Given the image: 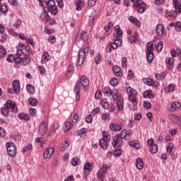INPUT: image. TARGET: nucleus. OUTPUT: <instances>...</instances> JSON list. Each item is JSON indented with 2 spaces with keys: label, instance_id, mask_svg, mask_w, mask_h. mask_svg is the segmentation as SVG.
<instances>
[{
  "label": "nucleus",
  "instance_id": "nucleus-16",
  "mask_svg": "<svg viewBox=\"0 0 181 181\" xmlns=\"http://www.w3.org/2000/svg\"><path fill=\"white\" fill-rule=\"evenodd\" d=\"M173 4L175 9V13H181V1L174 0Z\"/></svg>",
  "mask_w": 181,
  "mask_h": 181
},
{
  "label": "nucleus",
  "instance_id": "nucleus-33",
  "mask_svg": "<svg viewBox=\"0 0 181 181\" xmlns=\"http://www.w3.org/2000/svg\"><path fill=\"white\" fill-rule=\"evenodd\" d=\"M84 173L85 175H90V170L91 169V164L90 163H86L84 165Z\"/></svg>",
  "mask_w": 181,
  "mask_h": 181
},
{
  "label": "nucleus",
  "instance_id": "nucleus-38",
  "mask_svg": "<svg viewBox=\"0 0 181 181\" xmlns=\"http://www.w3.org/2000/svg\"><path fill=\"white\" fill-rule=\"evenodd\" d=\"M129 146H132V148H135V149H139V148H141V145L135 141H129Z\"/></svg>",
  "mask_w": 181,
  "mask_h": 181
},
{
  "label": "nucleus",
  "instance_id": "nucleus-31",
  "mask_svg": "<svg viewBox=\"0 0 181 181\" xmlns=\"http://www.w3.org/2000/svg\"><path fill=\"white\" fill-rule=\"evenodd\" d=\"M1 112L6 118L9 117V109H8V107H6L5 106L2 107L1 109Z\"/></svg>",
  "mask_w": 181,
  "mask_h": 181
},
{
  "label": "nucleus",
  "instance_id": "nucleus-11",
  "mask_svg": "<svg viewBox=\"0 0 181 181\" xmlns=\"http://www.w3.org/2000/svg\"><path fill=\"white\" fill-rule=\"evenodd\" d=\"M39 132L40 134L43 136L47 132V125L45 122H42L39 125Z\"/></svg>",
  "mask_w": 181,
  "mask_h": 181
},
{
  "label": "nucleus",
  "instance_id": "nucleus-13",
  "mask_svg": "<svg viewBox=\"0 0 181 181\" xmlns=\"http://www.w3.org/2000/svg\"><path fill=\"white\" fill-rule=\"evenodd\" d=\"M166 64L168 70H173L175 67V59L173 57L166 59Z\"/></svg>",
  "mask_w": 181,
  "mask_h": 181
},
{
  "label": "nucleus",
  "instance_id": "nucleus-23",
  "mask_svg": "<svg viewBox=\"0 0 181 181\" xmlns=\"http://www.w3.org/2000/svg\"><path fill=\"white\" fill-rule=\"evenodd\" d=\"M136 166L139 170H142V169H144V161H142V158H139L136 159Z\"/></svg>",
  "mask_w": 181,
  "mask_h": 181
},
{
  "label": "nucleus",
  "instance_id": "nucleus-26",
  "mask_svg": "<svg viewBox=\"0 0 181 181\" xmlns=\"http://www.w3.org/2000/svg\"><path fill=\"white\" fill-rule=\"evenodd\" d=\"M129 21L130 22H132V23H134V25H136L139 28V26H141V22H139V21L138 19H136V18H135L134 16H129Z\"/></svg>",
  "mask_w": 181,
  "mask_h": 181
},
{
  "label": "nucleus",
  "instance_id": "nucleus-32",
  "mask_svg": "<svg viewBox=\"0 0 181 181\" xmlns=\"http://www.w3.org/2000/svg\"><path fill=\"white\" fill-rule=\"evenodd\" d=\"M146 59L148 63L153 62V52H146Z\"/></svg>",
  "mask_w": 181,
  "mask_h": 181
},
{
  "label": "nucleus",
  "instance_id": "nucleus-54",
  "mask_svg": "<svg viewBox=\"0 0 181 181\" xmlns=\"http://www.w3.org/2000/svg\"><path fill=\"white\" fill-rule=\"evenodd\" d=\"M28 103L30 105H32L33 107H35V105H37V100L36 99L30 98Z\"/></svg>",
  "mask_w": 181,
  "mask_h": 181
},
{
  "label": "nucleus",
  "instance_id": "nucleus-53",
  "mask_svg": "<svg viewBox=\"0 0 181 181\" xmlns=\"http://www.w3.org/2000/svg\"><path fill=\"white\" fill-rule=\"evenodd\" d=\"M155 77L156 80H158L159 81L163 80L165 78V75L163 74H156Z\"/></svg>",
  "mask_w": 181,
  "mask_h": 181
},
{
  "label": "nucleus",
  "instance_id": "nucleus-51",
  "mask_svg": "<svg viewBox=\"0 0 181 181\" xmlns=\"http://www.w3.org/2000/svg\"><path fill=\"white\" fill-rule=\"evenodd\" d=\"M86 131H87V129H86V128H82V129L78 130V131L76 132V136H80V135H83V134H86Z\"/></svg>",
  "mask_w": 181,
  "mask_h": 181
},
{
  "label": "nucleus",
  "instance_id": "nucleus-48",
  "mask_svg": "<svg viewBox=\"0 0 181 181\" xmlns=\"http://www.w3.org/2000/svg\"><path fill=\"white\" fill-rule=\"evenodd\" d=\"M110 113L105 112L102 114L101 118L103 119V121H110Z\"/></svg>",
  "mask_w": 181,
  "mask_h": 181
},
{
  "label": "nucleus",
  "instance_id": "nucleus-44",
  "mask_svg": "<svg viewBox=\"0 0 181 181\" xmlns=\"http://www.w3.org/2000/svg\"><path fill=\"white\" fill-rule=\"evenodd\" d=\"M71 165L73 166H76V165H79L80 163V159H78V157H74L71 161Z\"/></svg>",
  "mask_w": 181,
  "mask_h": 181
},
{
  "label": "nucleus",
  "instance_id": "nucleus-2",
  "mask_svg": "<svg viewBox=\"0 0 181 181\" xmlns=\"http://www.w3.org/2000/svg\"><path fill=\"white\" fill-rule=\"evenodd\" d=\"M89 50H90V47H88V46H87V45H85L79 51L78 60V66H81V64H83V63H84V60H86V54H87V53H88Z\"/></svg>",
  "mask_w": 181,
  "mask_h": 181
},
{
  "label": "nucleus",
  "instance_id": "nucleus-30",
  "mask_svg": "<svg viewBox=\"0 0 181 181\" xmlns=\"http://www.w3.org/2000/svg\"><path fill=\"white\" fill-rule=\"evenodd\" d=\"M117 107L119 111H122V110H124V99H119L117 102Z\"/></svg>",
  "mask_w": 181,
  "mask_h": 181
},
{
  "label": "nucleus",
  "instance_id": "nucleus-58",
  "mask_svg": "<svg viewBox=\"0 0 181 181\" xmlns=\"http://www.w3.org/2000/svg\"><path fill=\"white\" fill-rule=\"evenodd\" d=\"M114 43L116 44L119 47L122 46V40L121 38H118L115 40Z\"/></svg>",
  "mask_w": 181,
  "mask_h": 181
},
{
  "label": "nucleus",
  "instance_id": "nucleus-9",
  "mask_svg": "<svg viewBox=\"0 0 181 181\" xmlns=\"http://www.w3.org/2000/svg\"><path fill=\"white\" fill-rule=\"evenodd\" d=\"M167 108L169 111H176L177 108H180V103L179 102H173L170 103L168 106Z\"/></svg>",
  "mask_w": 181,
  "mask_h": 181
},
{
  "label": "nucleus",
  "instance_id": "nucleus-39",
  "mask_svg": "<svg viewBox=\"0 0 181 181\" xmlns=\"http://www.w3.org/2000/svg\"><path fill=\"white\" fill-rule=\"evenodd\" d=\"M6 56V50L3 45H0V57L4 58Z\"/></svg>",
  "mask_w": 181,
  "mask_h": 181
},
{
  "label": "nucleus",
  "instance_id": "nucleus-4",
  "mask_svg": "<svg viewBox=\"0 0 181 181\" xmlns=\"http://www.w3.org/2000/svg\"><path fill=\"white\" fill-rule=\"evenodd\" d=\"M133 6L139 13H144L146 11V4L142 0H139L137 2L133 4Z\"/></svg>",
  "mask_w": 181,
  "mask_h": 181
},
{
  "label": "nucleus",
  "instance_id": "nucleus-56",
  "mask_svg": "<svg viewBox=\"0 0 181 181\" xmlns=\"http://www.w3.org/2000/svg\"><path fill=\"white\" fill-rule=\"evenodd\" d=\"M95 62L96 64H100V63H101V54L100 53L97 54V56L95 58Z\"/></svg>",
  "mask_w": 181,
  "mask_h": 181
},
{
  "label": "nucleus",
  "instance_id": "nucleus-37",
  "mask_svg": "<svg viewBox=\"0 0 181 181\" xmlns=\"http://www.w3.org/2000/svg\"><path fill=\"white\" fill-rule=\"evenodd\" d=\"M170 119L174 124H179V122H180V118L174 115L170 116Z\"/></svg>",
  "mask_w": 181,
  "mask_h": 181
},
{
  "label": "nucleus",
  "instance_id": "nucleus-62",
  "mask_svg": "<svg viewBox=\"0 0 181 181\" xmlns=\"http://www.w3.org/2000/svg\"><path fill=\"white\" fill-rule=\"evenodd\" d=\"M144 83L147 86H152V79L147 78L144 79Z\"/></svg>",
  "mask_w": 181,
  "mask_h": 181
},
{
  "label": "nucleus",
  "instance_id": "nucleus-35",
  "mask_svg": "<svg viewBox=\"0 0 181 181\" xmlns=\"http://www.w3.org/2000/svg\"><path fill=\"white\" fill-rule=\"evenodd\" d=\"M103 93L104 94H105V95H107V97H110L112 94V91L111 90V88H110V87L108 86L104 87Z\"/></svg>",
  "mask_w": 181,
  "mask_h": 181
},
{
  "label": "nucleus",
  "instance_id": "nucleus-8",
  "mask_svg": "<svg viewBox=\"0 0 181 181\" xmlns=\"http://www.w3.org/2000/svg\"><path fill=\"white\" fill-rule=\"evenodd\" d=\"M53 153H54V148L52 147L47 148L44 151L43 156L45 159H50L53 156Z\"/></svg>",
  "mask_w": 181,
  "mask_h": 181
},
{
  "label": "nucleus",
  "instance_id": "nucleus-12",
  "mask_svg": "<svg viewBox=\"0 0 181 181\" xmlns=\"http://www.w3.org/2000/svg\"><path fill=\"white\" fill-rule=\"evenodd\" d=\"M13 91L16 94H19L21 93V84L19 83V81L16 80L12 83Z\"/></svg>",
  "mask_w": 181,
  "mask_h": 181
},
{
  "label": "nucleus",
  "instance_id": "nucleus-28",
  "mask_svg": "<svg viewBox=\"0 0 181 181\" xmlns=\"http://www.w3.org/2000/svg\"><path fill=\"white\" fill-rule=\"evenodd\" d=\"M102 107L105 108V110H108L110 108V103H108V100L105 98L101 99V103H100Z\"/></svg>",
  "mask_w": 181,
  "mask_h": 181
},
{
  "label": "nucleus",
  "instance_id": "nucleus-52",
  "mask_svg": "<svg viewBox=\"0 0 181 181\" xmlns=\"http://www.w3.org/2000/svg\"><path fill=\"white\" fill-rule=\"evenodd\" d=\"M114 155L117 158L121 156L122 155V150H121V148H117L116 151H115Z\"/></svg>",
  "mask_w": 181,
  "mask_h": 181
},
{
  "label": "nucleus",
  "instance_id": "nucleus-21",
  "mask_svg": "<svg viewBox=\"0 0 181 181\" xmlns=\"http://www.w3.org/2000/svg\"><path fill=\"white\" fill-rule=\"evenodd\" d=\"M112 71L115 76H117L118 77H121L122 76V72L121 71V68L119 66H114L112 67Z\"/></svg>",
  "mask_w": 181,
  "mask_h": 181
},
{
  "label": "nucleus",
  "instance_id": "nucleus-36",
  "mask_svg": "<svg viewBox=\"0 0 181 181\" xmlns=\"http://www.w3.org/2000/svg\"><path fill=\"white\" fill-rule=\"evenodd\" d=\"M5 107L7 108L8 110L12 109V107L15 105V102L13 100H7L6 103H5Z\"/></svg>",
  "mask_w": 181,
  "mask_h": 181
},
{
  "label": "nucleus",
  "instance_id": "nucleus-10",
  "mask_svg": "<svg viewBox=\"0 0 181 181\" xmlns=\"http://www.w3.org/2000/svg\"><path fill=\"white\" fill-rule=\"evenodd\" d=\"M18 47L23 48L24 56H30V54H32V51L30 50V47H29V45H23V44L20 43Z\"/></svg>",
  "mask_w": 181,
  "mask_h": 181
},
{
  "label": "nucleus",
  "instance_id": "nucleus-15",
  "mask_svg": "<svg viewBox=\"0 0 181 181\" xmlns=\"http://www.w3.org/2000/svg\"><path fill=\"white\" fill-rule=\"evenodd\" d=\"M79 83H81L82 87H83L84 88H87V87L90 86V81H88L87 77L85 76H82L81 77V81Z\"/></svg>",
  "mask_w": 181,
  "mask_h": 181
},
{
  "label": "nucleus",
  "instance_id": "nucleus-63",
  "mask_svg": "<svg viewBox=\"0 0 181 181\" xmlns=\"http://www.w3.org/2000/svg\"><path fill=\"white\" fill-rule=\"evenodd\" d=\"M111 86H118V79L113 78L110 79Z\"/></svg>",
  "mask_w": 181,
  "mask_h": 181
},
{
  "label": "nucleus",
  "instance_id": "nucleus-22",
  "mask_svg": "<svg viewBox=\"0 0 181 181\" xmlns=\"http://www.w3.org/2000/svg\"><path fill=\"white\" fill-rule=\"evenodd\" d=\"M132 133L130 132L128 134L127 133V129H124L121 132L120 134H117V136H119V138H122V139L124 141V139H127V136H129Z\"/></svg>",
  "mask_w": 181,
  "mask_h": 181
},
{
  "label": "nucleus",
  "instance_id": "nucleus-20",
  "mask_svg": "<svg viewBox=\"0 0 181 181\" xmlns=\"http://www.w3.org/2000/svg\"><path fill=\"white\" fill-rule=\"evenodd\" d=\"M108 141L101 139L99 141V146H100V148H103V149L105 151L108 149Z\"/></svg>",
  "mask_w": 181,
  "mask_h": 181
},
{
  "label": "nucleus",
  "instance_id": "nucleus-50",
  "mask_svg": "<svg viewBox=\"0 0 181 181\" xmlns=\"http://www.w3.org/2000/svg\"><path fill=\"white\" fill-rule=\"evenodd\" d=\"M150 151L151 153H156V152H158V145L153 144L150 146Z\"/></svg>",
  "mask_w": 181,
  "mask_h": 181
},
{
  "label": "nucleus",
  "instance_id": "nucleus-17",
  "mask_svg": "<svg viewBox=\"0 0 181 181\" xmlns=\"http://www.w3.org/2000/svg\"><path fill=\"white\" fill-rule=\"evenodd\" d=\"M86 39H87V32L82 31V32H81V33H78L77 34L76 40L77 42L78 40H86Z\"/></svg>",
  "mask_w": 181,
  "mask_h": 181
},
{
  "label": "nucleus",
  "instance_id": "nucleus-5",
  "mask_svg": "<svg viewBox=\"0 0 181 181\" xmlns=\"http://www.w3.org/2000/svg\"><path fill=\"white\" fill-rule=\"evenodd\" d=\"M46 6H47L48 11L52 15H57L59 13L57 6H56V2H54V0H49L48 2L46 3Z\"/></svg>",
  "mask_w": 181,
  "mask_h": 181
},
{
  "label": "nucleus",
  "instance_id": "nucleus-55",
  "mask_svg": "<svg viewBox=\"0 0 181 181\" xmlns=\"http://www.w3.org/2000/svg\"><path fill=\"white\" fill-rule=\"evenodd\" d=\"M16 56H25V51H23V47H20V49L17 50Z\"/></svg>",
  "mask_w": 181,
  "mask_h": 181
},
{
  "label": "nucleus",
  "instance_id": "nucleus-19",
  "mask_svg": "<svg viewBox=\"0 0 181 181\" xmlns=\"http://www.w3.org/2000/svg\"><path fill=\"white\" fill-rule=\"evenodd\" d=\"M110 128L111 131H113L115 132H118L121 131V129H122V127H121V125H119L118 124H110Z\"/></svg>",
  "mask_w": 181,
  "mask_h": 181
},
{
  "label": "nucleus",
  "instance_id": "nucleus-18",
  "mask_svg": "<svg viewBox=\"0 0 181 181\" xmlns=\"http://www.w3.org/2000/svg\"><path fill=\"white\" fill-rule=\"evenodd\" d=\"M51 57H50V54H49V52H45L41 58V63L42 64H46V62H49V60H50Z\"/></svg>",
  "mask_w": 181,
  "mask_h": 181
},
{
  "label": "nucleus",
  "instance_id": "nucleus-47",
  "mask_svg": "<svg viewBox=\"0 0 181 181\" xmlns=\"http://www.w3.org/2000/svg\"><path fill=\"white\" fill-rule=\"evenodd\" d=\"M156 49L157 52H162V49H163V42L160 41L157 45H156Z\"/></svg>",
  "mask_w": 181,
  "mask_h": 181
},
{
  "label": "nucleus",
  "instance_id": "nucleus-40",
  "mask_svg": "<svg viewBox=\"0 0 181 181\" xmlns=\"http://www.w3.org/2000/svg\"><path fill=\"white\" fill-rule=\"evenodd\" d=\"M74 91L75 93H80V91H81V83H80V81L76 82Z\"/></svg>",
  "mask_w": 181,
  "mask_h": 181
},
{
  "label": "nucleus",
  "instance_id": "nucleus-45",
  "mask_svg": "<svg viewBox=\"0 0 181 181\" xmlns=\"http://www.w3.org/2000/svg\"><path fill=\"white\" fill-rule=\"evenodd\" d=\"M103 138L102 139H103L104 141H109L110 139L111 138L110 136V133H108V132H103Z\"/></svg>",
  "mask_w": 181,
  "mask_h": 181
},
{
  "label": "nucleus",
  "instance_id": "nucleus-25",
  "mask_svg": "<svg viewBox=\"0 0 181 181\" xmlns=\"http://www.w3.org/2000/svg\"><path fill=\"white\" fill-rule=\"evenodd\" d=\"M14 62L16 63V64L14 65V67L16 69H19V67H21V66L22 57H15L14 58Z\"/></svg>",
  "mask_w": 181,
  "mask_h": 181
},
{
  "label": "nucleus",
  "instance_id": "nucleus-64",
  "mask_svg": "<svg viewBox=\"0 0 181 181\" xmlns=\"http://www.w3.org/2000/svg\"><path fill=\"white\" fill-rule=\"evenodd\" d=\"M129 43H134V42H136V36L132 35L129 37Z\"/></svg>",
  "mask_w": 181,
  "mask_h": 181
},
{
  "label": "nucleus",
  "instance_id": "nucleus-3",
  "mask_svg": "<svg viewBox=\"0 0 181 181\" xmlns=\"http://www.w3.org/2000/svg\"><path fill=\"white\" fill-rule=\"evenodd\" d=\"M110 169V165L103 163L102 165V168L98 171V173H97L98 179H100V181H104L103 177H105Z\"/></svg>",
  "mask_w": 181,
  "mask_h": 181
},
{
  "label": "nucleus",
  "instance_id": "nucleus-61",
  "mask_svg": "<svg viewBox=\"0 0 181 181\" xmlns=\"http://www.w3.org/2000/svg\"><path fill=\"white\" fill-rule=\"evenodd\" d=\"M86 122H87V124H91L93 122V115H88L86 118Z\"/></svg>",
  "mask_w": 181,
  "mask_h": 181
},
{
  "label": "nucleus",
  "instance_id": "nucleus-60",
  "mask_svg": "<svg viewBox=\"0 0 181 181\" xmlns=\"http://www.w3.org/2000/svg\"><path fill=\"white\" fill-rule=\"evenodd\" d=\"M95 23V16H90L89 18V25H90V26H93Z\"/></svg>",
  "mask_w": 181,
  "mask_h": 181
},
{
  "label": "nucleus",
  "instance_id": "nucleus-7",
  "mask_svg": "<svg viewBox=\"0 0 181 181\" xmlns=\"http://www.w3.org/2000/svg\"><path fill=\"white\" fill-rule=\"evenodd\" d=\"M124 142V140L119 137V136H115L113 137V141H112V146L115 148V149H117V148H121V145H122V143Z\"/></svg>",
  "mask_w": 181,
  "mask_h": 181
},
{
  "label": "nucleus",
  "instance_id": "nucleus-24",
  "mask_svg": "<svg viewBox=\"0 0 181 181\" xmlns=\"http://www.w3.org/2000/svg\"><path fill=\"white\" fill-rule=\"evenodd\" d=\"M76 11H81V9H83V6H84V1L81 0H77L76 1Z\"/></svg>",
  "mask_w": 181,
  "mask_h": 181
},
{
  "label": "nucleus",
  "instance_id": "nucleus-14",
  "mask_svg": "<svg viewBox=\"0 0 181 181\" xmlns=\"http://www.w3.org/2000/svg\"><path fill=\"white\" fill-rule=\"evenodd\" d=\"M165 32V26L162 24H158L156 26V33L157 36H163V33Z\"/></svg>",
  "mask_w": 181,
  "mask_h": 181
},
{
  "label": "nucleus",
  "instance_id": "nucleus-1",
  "mask_svg": "<svg viewBox=\"0 0 181 181\" xmlns=\"http://www.w3.org/2000/svg\"><path fill=\"white\" fill-rule=\"evenodd\" d=\"M126 93L129 95V100L132 102V105L134 107L137 105L136 98L135 95H138V92L132 88L131 86L125 87Z\"/></svg>",
  "mask_w": 181,
  "mask_h": 181
},
{
  "label": "nucleus",
  "instance_id": "nucleus-6",
  "mask_svg": "<svg viewBox=\"0 0 181 181\" xmlns=\"http://www.w3.org/2000/svg\"><path fill=\"white\" fill-rule=\"evenodd\" d=\"M6 146L9 156H11V158L16 156V146L15 145V143L7 142Z\"/></svg>",
  "mask_w": 181,
  "mask_h": 181
},
{
  "label": "nucleus",
  "instance_id": "nucleus-57",
  "mask_svg": "<svg viewBox=\"0 0 181 181\" xmlns=\"http://www.w3.org/2000/svg\"><path fill=\"white\" fill-rule=\"evenodd\" d=\"M173 148H174V145L172 143L168 144V145L167 146V152H168V153H171L172 151H173Z\"/></svg>",
  "mask_w": 181,
  "mask_h": 181
},
{
  "label": "nucleus",
  "instance_id": "nucleus-27",
  "mask_svg": "<svg viewBox=\"0 0 181 181\" xmlns=\"http://www.w3.org/2000/svg\"><path fill=\"white\" fill-rule=\"evenodd\" d=\"M119 29V25H116L115 27V30L116 32V37H117V39H121V37H122V31H121Z\"/></svg>",
  "mask_w": 181,
  "mask_h": 181
},
{
  "label": "nucleus",
  "instance_id": "nucleus-43",
  "mask_svg": "<svg viewBox=\"0 0 181 181\" xmlns=\"http://www.w3.org/2000/svg\"><path fill=\"white\" fill-rule=\"evenodd\" d=\"M26 88L30 94H35V87L30 84H28Z\"/></svg>",
  "mask_w": 181,
  "mask_h": 181
},
{
  "label": "nucleus",
  "instance_id": "nucleus-34",
  "mask_svg": "<svg viewBox=\"0 0 181 181\" xmlns=\"http://www.w3.org/2000/svg\"><path fill=\"white\" fill-rule=\"evenodd\" d=\"M29 62H30L29 56H25V57L21 58V66H26L27 64H29Z\"/></svg>",
  "mask_w": 181,
  "mask_h": 181
},
{
  "label": "nucleus",
  "instance_id": "nucleus-46",
  "mask_svg": "<svg viewBox=\"0 0 181 181\" xmlns=\"http://www.w3.org/2000/svg\"><path fill=\"white\" fill-rule=\"evenodd\" d=\"M146 52H153V42H148L147 43V49Z\"/></svg>",
  "mask_w": 181,
  "mask_h": 181
},
{
  "label": "nucleus",
  "instance_id": "nucleus-59",
  "mask_svg": "<svg viewBox=\"0 0 181 181\" xmlns=\"http://www.w3.org/2000/svg\"><path fill=\"white\" fill-rule=\"evenodd\" d=\"M175 29L176 32H180L181 31V23L177 22L175 25Z\"/></svg>",
  "mask_w": 181,
  "mask_h": 181
},
{
  "label": "nucleus",
  "instance_id": "nucleus-42",
  "mask_svg": "<svg viewBox=\"0 0 181 181\" xmlns=\"http://www.w3.org/2000/svg\"><path fill=\"white\" fill-rule=\"evenodd\" d=\"M111 95H112L114 101H117V100H118V98L119 97L118 95V90L117 89L113 90Z\"/></svg>",
  "mask_w": 181,
  "mask_h": 181
},
{
  "label": "nucleus",
  "instance_id": "nucleus-41",
  "mask_svg": "<svg viewBox=\"0 0 181 181\" xmlns=\"http://www.w3.org/2000/svg\"><path fill=\"white\" fill-rule=\"evenodd\" d=\"M8 12V7L5 5L1 6V3L0 1V13L4 14Z\"/></svg>",
  "mask_w": 181,
  "mask_h": 181
},
{
  "label": "nucleus",
  "instance_id": "nucleus-29",
  "mask_svg": "<svg viewBox=\"0 0 181 181\" xmlns=\"http://www.w3.org/2000/svg\"><path fill=\"white\" fill-rule=\"evenodd\" d=\"M18 118H20V119H24L25 121H29L30 119V116L26 113H20L18 115Z\"/></svg>",
  "mask_w": 181,
  "mask_h": 181
},
{
  "label": "nucleus",
  "instance_id": "nucleus-49",
  "mask_svg": "<svg viewBox=\"0 0 181 181\" xmlns=\"http://www.w3.org/2000/svg\"><path fill=\"white\" fill-rule=\"evenodd\" d=\"M64 126H65L66 131H70V129L73 128V124H71V122H65Z\"/></svg>",
  "mask_w": 181,
  "mask_h": 181
}]
</instances>
